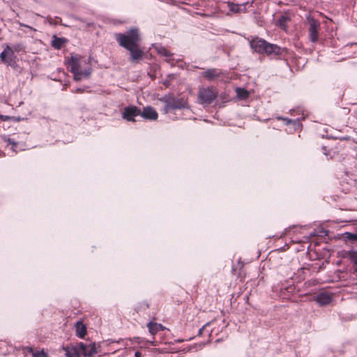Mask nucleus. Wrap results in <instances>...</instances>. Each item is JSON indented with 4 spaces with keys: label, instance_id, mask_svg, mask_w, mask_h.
Instances as JSON below:
<instances>
[{
    "label": "nucleus",
    "instance_id": "9d476101",
    "mask_svg": "<svg viewBox=\"0 0 357 357\" xmlns=\"http://www.w3.org/2000/svg\"><path fill=\"white\" fill-rule=\"evenodd\" d=\"M222 71L217 68H208L202 73V77L208 81H213L222 76Z\"/></svg>",
    "mask_w": 357,
    "mask_h": 357
},
{
    "label": "nucleus",
    "instance_id": "2eb2a0df",
    "mask_svg": "<svg viewBox=\"0 0 357 357\" xmlns=\"http://www.w3.org/2000/svg\"><path fill=\"white\" fill-rule=\"evenodd\" d=\"M147 326L149 328V333L153 335L156 334L159 331H162L164 329L162 325L155 322L149 323Z\"/></svg>",
    "mask_w": 357,
    "mask_h": 357
},
{
    "label": "nucleus",
    "instance_id": "412c9836",
    "mask_svg": "<svg viewBox=\"0 0 357 357\" xmlns=\"http://www.w3.org/2000/svg\"><path fill=\"white\" fill-rule=\"evenodd\" d=\"M10 47L13 49L14 52H20L24 50V47L21 43L15 44Z\"/></svg>",
    "mask_w": 357,
    "mask_h": 357
},
{
    "label": "nucleus",
    "instance_id": "39448f33",
    "mask_svg": "<svg viewBox=\"0 0 357 357\" xmlns=\"http://www.w3.org/2000/svg\"><path fill=\"white\" fill-rule=\"evenodd\" d=\"M218 93L215 87L201 86L199 88L197 96L199 102L202 105H208L211 104L213 100H215V98L218 96Z\"/></svg>",
    "mask_w": 357,
    "mask_h": 357
},
{
    "label": "nucleus",
    "instance_id": "b1692460",
    "mask_svg": "<svg viewBox=\"0 0 357 357\" xmlns=\"http://www.w3.org/2000/svg\"><path fill=\"white\" fill-rule=\"evenodd\" d=\"M10 119L9 116L0 115V119L2 121H8Z\"/></svg>",
    "mask_w": 357,
    "mask_h": 357
},
{
    "label": "nucleus",
    "instance_id": "ddd939ff",
    "mask_svg": "<svg viewBox=\"0 0 357 357\" xmlns=\"http://www.w3.org/2000/svg\"><path fill=\"white\" fill-rule=\"evenodd\" d=\"M155 50L159 54L166 57V61L167 62L171 63L172 54L166 48L162 46H156Z\"/></svg>",
    "mask_w": 357,
    "mask_h": 357
},
{
    "label": "nucleus",
    "instance_id": "a211bd4d",
    "mask_svg": "<svg viewBox=\"0 0 357 357\" xmlns=\"http://www.w3.org/2000/svg\"><path fill=\"white\" fill-rule=\"evenodd\" d=\"M29 351L33 357H47V354L43 350L34 351L32 348H29Z\"/></svg>",
    "mask_w": 357,
    "mask_h": 357
},
{
    "label": "nucleus",
    "instance_id": "423d86ee",
    "mask_svg": "<svg viewBox=\"0 0 357 357\" xmlns=\"http://www.w3.org/2000/svg\"><path fill=\"white\" fill-rule=\"evenodd\" d=\"M141 111L136 106L126 107L122 112V117L128 121H135V117L140 115Z\"/></svg>",
    "mask_w": 357,
    "mask_h": 357
},
{
    "label": "nucleus",
    "instance_id": "bb28decb",
    "mask_svg": "<svg viewBox=\"0 0 357 357\" xmlns=\"http://www.w3.org/2000/svg\"><path fill=\"white\" fill-rule=\"evenodd\" d=\"M135 357H142V354L139 351L135 352Z\"/></svg>",
    "mask_w": 357,
    "mask_h": 357
},
{
    "label": "nucleus",
    "instance_id": "1a4fd4ad",
    "mask_svg": "<svg viewBox=\"0 0 357 357\" xmlns=\"http://www.w3.org/2000/svg\"><path fill=\"white\" fill-rule=\"evenodd\" d=\"M319 27V22L314 20H310V28H309V38L312 42H316L318 40L319 33L318 29Z\"/></svg>",
    "mask_w": 357,
    "mask_h": 357
},
{
    "label": "nucleus",
    "instance_id": "f03ea898",
    "mask_svg": "<svg viewBox=\"0 0 357 357\" xmlns=\"http://www.w3.org/2000/svg\"><path fill=\"white\" fill-rule=\"evenodd\" d=\"M68 64L75 80L87 78L91 73V66L88 60L77 54L71 56Z\"/></svg>",
    "mask_w": 357,
    "mask_h": 357
},
{
    "label": "nucleus",
    "instance_id": "6ab92c4d",
    "mask_svg": "<svg viewBox=\"0 0 357 357\" xmlns=\"http://www.w3.org/2000/svg\"><path fill=\"white\" fill-rule=\"evenodd\" d=\"M236 93L240 99H245L248 96V91L241 88L236 89Z\"/></svg>",
    "mask_w": 357,
    "mask_h": 357
},
{
    "label": "nucleus",
    "instance_id": "dca6fc26",
    "mask_svg": "<svg viewBox=\"0 0 357 357\" xmlns=\"http://www.w3.org/2000/svg\"><path fill=\"white\" fill-rule=\"evenodd\" d=\"M289 21V17L287 15L280 16L276 21L275 24L284 30H286L287 23Z\"/></svg>",
    "mask_w": 357,
    "mask_h": 357
},
{
    "label": "nucleus",
    "instance_id": "a878e982",
    "mask_svg": "<svg viewBox=\"0 0 357 357\" xmlns=\"http://www.w3.org/2000/svg\"><path fill=\"white\" fill-rule=\"evenodd\" d=\"M54 47H57V48H59V47H60V46H61V42H60V41H59V42H58V43H57V42H54Z\"/></svg>",
    "mask_w": 357,
    "mask_h": 357
},
{
    "label": "nucleus",
    "instance_id": "f257e3e1",
    "mask_svg": "<svg viewBox=\"0 0 357 357\" xmlns=\"http://www.w3.org/2000/svg\"><path fill=\"white\" fill-rule=\"evenodd\" d=\"M116 38L119 45L130 51L132 61H138L142 57V52L138 47L139 31L132 29L126 34L119 33Z\"/></svg>",
    "mask_w": 357,
    "mask_h": 357
},
{
    "label": "nucleus",
    "instance_id": "aec40b11",
    "mask_svg": "<svg viewBox=\"0 0 357 357\" xmlns=\"http://www.w3.org/2000/svg\"><path fill=\"white\" fill-rule=\"evenodd\" d=\"M2 139L3 141L7 142L9 144H12L13 151H17L15 148L17 147V144L15 142H14L13 139H10L6 135L2 136Z\"/></svg>",
    "mask_w": 357,
    "mask_h": 357
},
{
    "label": "nucleus",
    "instance_id": "20e7f679",
    "mask_svg": "<svg viewBox=\"0 0 357 357\" xmlns=\"http://www.w3.org/2000/svg\"><path fill=\"white\" fill-rule=\"evenodd\" d=\"M251 47L257 52L260 54H280V47L276 45L267 43L266 40L255 38L250 42Z\"/></svg>",
    "mask_w": 357,
    "mask_h": 357
},
{
    "label": "nucleus",
    "instance_id": "393cba45",
    "mask_svg": "<svg viewBox=\"0 0 357 357\" xmlns=\"http://www.w3.org/2000/svg\"><path fill=\"white\" fill-rule=\"evenodd\" d=\"M208 325H209V323H207L206 324H205L204 326H202V328L199 329V335H202V333H203V331H204V330H205V328H206V326H208Z\"/></svg>",
    "mask_w": 357,
    "mask_h": 357
},
{
    "label": "nucleus",
    "instance_id": "0eeeda50",
    "mask_svg": "<svg viewBox=\"0 0 357 357\" xmlns=\"http://www.w3.org/2000/svg\"><path fill=\"white\" fill-rule=\"evenodd\" d=\"M0 58L3 62L9 65L14 63L16 59L13 49L9 45H6L4 50L1 53Z\"/></svg>",
    "mask_w": 357,
    "mask_h": 357
},
{
    "label": "nucleus",
    "instance_id": "4be33fe9",
    "mask_svg": "<svg viewBox=\"0 0 357 357\" xmlns=\"http://www.w3.org/2000/svg\"><path fill=\"white\" fill-rule=\"evenodd\" d=\"M351 260L356 265V271L357 272V252H352L351 254Z\"/></svg>",
    "mask_w": 357,
    "mask_h": 357
},
{
    "label": "nucleus",
    "instance_id": "4468645a",
    "mask_svg": "<svg viewBox=\"0 0 357 357\" xmlns=\"http://www.w3.org/2000/svg\"><path fill=\"white\" fill-rule=\"evenodd\" d=\"M75 331L79 337L83 338L86 332L85 325L80 321H77L75 324Z\"/></svg>",
    "mask_w": 357,
    "mask_h": 357
},
{
    "label": "nucleus",
    "instance_id": "7ed1b4c3",
    "mask_svg": "<svg viewBox=\"0 0 357 357\" xmlns=\"http://www.w3.org/2000/svg\"><path fill=\"white\" fill-rule=\"evenodd\" d=\"M65 351L66 357H91L97 352L95 344H85L82 342L66 348Z\"/></svg>",
    "mask_w": 357,
    "mask_h": 357
},
{
    "label": "nucleus",
    "instance_id": "5701e85b",
    "mask_svg": "<svg viewBox=\"0 0 357 357\" xmlns=\"http://www.w3.org/2000/svg\"><path fill=\"white\" fill-rule=\"evenodd\" d=\"M347 234L348 238L350 240H353V241H357V234H354L347 233Z\"/></svg>",
    "mask_w": 357,
    "mask_h": 357
},
{
    "label": "nucleus",
    "instance_id": "6e6552de",
    "mask_svg": "<svg viewBox=\"0 0 357 357\" xmlns=\"http://www.w3.org/2000/svg\"><path fill=\"white\" fill-rule=\"evenodd\" d=\"M187 107V102L183 98H172L166 101L165 111L167 112L172 109H181Z\"/></svg>",
    "mask_w": 357,
    "mask_h": 357
},
{
    "label": "nucleus",
    "instance_id": "f3484780",
    "mask_svg": "<svg viewBox=\"0 0 357 357\" xmlns=\"http://www.w3.org/2000/svg\"><path fill=\"white\" fill-rule=\"evenodd\" d=\"M278 119H282V120L285 121L287 125L291 124L295 130L299 129L301 127V123H300V121L298 119L291 120V119H283V118H280V117H279Z\"/></svg>",
    "mask_w": 357,
    "mask_h": 357
},
{
    "label": "nucleus",
    "instance_id": "f8f14e48",
    "mask_svg": "<svg viewBox=\"0 0 357 357\" xmlns=\"http://www.w3.org/2000/svg\"><path fill=\"white\" fill-rule=\"evenodd\" d=\"M315 301L320 305H326L332 301V295L326 292H322L315 297Z\"/></svg>",
    "mask_w": 357,
    "mask_h": 357
},
{
    "label": "nucleus",
    "instance_id": "9b49d317",
    "mask_svg": "<svg viewBox=\"0 0 357 357\" xmlns=\"http://www.w3.org/2000/svg\"><path fill=\"white\" fill-rule=\"evenodd\" d=\"M142 117L149 120H156L158 119V113L152 107H146L140 113Z\"/></svg>",
    "mask_w": 357,
    "mask_h": 357
}]
</instances>
